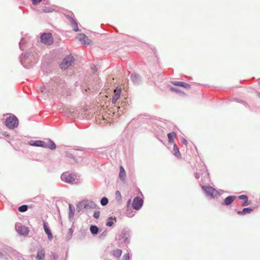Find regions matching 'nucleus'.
Here are the masks:
<instances>
[{"instance_id": "19", "label": "nucleus", "mask_w": 260, "mask_h": 260, "mask_svg": "<svg viewBox=\"0 0 260 260\" xmlns=\"http://www.w3.org/2000/svg\"><path fill=\"white\" fill-rule=\"evenodd\" d=\"M46 148H49L50 149L54 150L56 148V145L52 140H49V144H47V147Z\"/></svg>"}, {"instance_id": "28", "label": "nucleus", "mask_w": 260, "mask_h": 260, "mask_svg": "<svg viewBox=\"0 0 260 260\" xmlns=\"http://www.w3.org/2000/svg\"><path fill=\"white\" fill-rule=\"evenodd\" d=\"M252 211V210L250 208H245L243 209V212H244V214H245L246 213H250Z\"/></svg>"}, {"instance_id": "26", "label": "nucleus", "mask_w": 260, "mask_h": 260, "mask_svg": "<svg viewBox=\"0 0 260 260\" xmlns=\"http://www.w3.org/2000/svg\"><path fill=\"white\" fill-rule=\"evenodd\" d=\"M93 203L92 202H88V201H82V202H81L80 203H79V205L81 206H84L85 207V206L87 205H89V204H92Z\"/></svg>"}, {"instance_id": "37", "label": "nucleus", "mask_w": 260, "mask_h": 260, "mask_svg": "<svg viewBox=\"0 0 260 260\" xmlns=\"http://www.w3.org/2000/svg\"><path fill=\"white\" fill-rule=\"evenodd\" d=\"M123 237H124V236H126V234L125 233H123Z\"/></svg>"}, {"instance_id": "36", "label": "nucleus", "mask_w": 260, "mask_h": 260, "mask_svg": "<svg viewBox=\"0 0 260 260\" xmlns=\"http://www.w3.org/2000/svg\"><path fill=\"white\" fill-rule=\"evenodd\" d=\"M237 213L239 214V215H244V212H243V210L242 211H239L237 212Z\"/></svg>"}, {"instance_id": "31", "label": "nucleus", "mask_w": 260, "mask_h": 260, "mask_svg": "<svg viewBox=\"0 0 260 260\" xmlns=\"http://www.w3.org/2000/svg\"><path fill=\"white\" fill-rule=\"evenodd\" d=\"M181 142L182 144H183L184 145H185V146H187V141L183 137H182L181 138Z\"/></svg>"}, {"instance_id": "32", "label": "nucleus", "mask_w": 260, "mask_h": 260, "mask_svg": "<svg viewBox=\"0 0 260 260\" xmlns=\"http://www.w3.org/2000/svg\"><path fill=\"white\" fill-rule=\"evenodd\" d=\"M129 255L127 253L123 255L122 260H129Z\"/></svg>"}, {"instance_id": "34", "label": "nucleus", "mask_w": 260, "mask_h": 260, "mask_svg": "<svg viewBox=\"0 0 260 260\" xmlns=\"http://www.w3.org/2000/svg\"><path fill=\"white\" fill-rule=\"evenodd\" d=\"M116 196L117 197H119L120 199L121 198V194L120 192L119 191H116Z\"/></svg>"}, {"instance_id": "24", "label": "nucleus", "mask_w": 260, "mask_h": 260, "mask_svg": "<svg viewBox=\"0 0 260 260\" xmlns=\"http://www.w3.org/2000/svg\"><path fill=\"white\" fill-rule=\"evenodd\" d=\"M113 220L114 219L110 217L108 218V220L106 223V225L108 226H111L113 224Z\"/></svg>"}, {"instance_id": "38", "label": "nucleus", "mask_w": 260, "mask_h": 260, "mask_svg": "<svg viewBox=\"0 0 260 260\" xmlns=\"http://www.w3.org/2000/svg\"><path fill=\"white\" fill-rule=\"evenodd\" d=\"M29 56H30V54H26V57H29Z\"/></svg>"}, {"instance_id": "33", "label": "nucleus", "mask_w": 260, "mask_h": 260, "mask_svg": "<svg viewBox=\"0 0 260 260\" xmlns=\"http://www.w3.org/2000/svg\"><path fill=\"white\" fill-rule=\"evenodd\" d=\"M42 0H32V3L34 5H38L41 2Z\"/></svg>"}, {"instance_id": "8", "label": "nucleus", "mask_w": 260, "mask_h": 260, "mask_svg": "<svg viewBox=\"0 0 260 260\" xmlns=\"http://www.w3.org/2000/svg\"><path fill=\"white\" fill-rule=\"evenodd\" d=\"M66 17L68 19V21L70 22L72 27L73 28V30L75 32L79 31V29L78 27V23L76 20L73 17L70 16L69 15H66Z\"/></svg>"}, {"instance_id": "1", "label": "nucleus", "mask_w": 260, "mask_h": 260, "mask_svg": "<svg viewBox=\"0 0 260 260\" xmlns=\"http://www.w3.org/2000/svg\"><path fill=\"white\" fill-rule=\"evenodd\" d=\"M41 42L47 45H50L53 43V39L50 32L44 33L40 37Z\"/></svg>"}, {"instance_id": "29", "label": "nucleus", "mask_w": 260, "mask_h": 260, "mask_svg": "<svg viewBox=\"0 0 260 260\" xmlns=\"http://www.w3.org/2000/svg\"><path fill=\"white\" fill-rule=\"evenodd\" d=\"M100 212L99 211H96L94 212L93 216L95 218L98 219L100 217Z\"/></svg>"}, {"instance_id": "20", "label": "nucleus", "mask_w": 260, "mask_h": 260, "mask_svg": "<svg viewBox=\"0 0 260 260\" xmlns=\"http://www.w3.org/2000/svg\"><path fill=\"white\" fill-rule=\"evenodd\" d=\"M239 198L240 199H244V202L242 204L243 206H245L249 205V203H248V198L245 195H241L239 197Z\"/></svg>"}, {"instance_id": "18", "label": "nucleus", "mask_w": 260, "mask_h": 260, "mask_svg": "<svg viewBox=\"0 0 260 260\" xmlns=\"http://www.w3.org/2000/svg\"><path fill=\"white\" fill-rule=\"evenodd\" d=\"M119 178L121 180H124L126 176V173H125V170L122 166H121L120 167V173H119Z\"/></svg>"}, {"instance_id": "6", "label": "nucleus", "mask_w": 260, "mask_h": 260, "mask_svg": "<svg viewBox=\"0 0 260 260\" xmlns=\"http://www.w3.org/2000/svg\"><path fill=\"white\" fill-rule=\"evenodd\" d=\"M78 39L81 44L84 45H89L92 42V41L83 34H79Z\"/></svg>"}, {"instance_id": "4", "label": "nucleus", "mask_w": 260, "mask_h": 260, "mask_svg": "<svg viewBox=\"0 0 260 260\" xmlns=\"http://www.w3.org/2000/svg\"><path fill=\"white\" fill-rule=\"evenodd\" d=\"M5 124L10 129H13L16 124V117L15 115L10 116L6 119Z\"/></svg>"}, {"instance_id": "12", "label": "nucleus", "mask_w": 260, "mask_h": 260, "mask_svg": "<svg viewBox=\"0 0 260 260\" xmlns=\"http://www.w3.org/2000/svg\"><path fill=\"white\" fill-rule=\"evenodd\" d=\"M17 232L22 236H26L28 234V230L26 226H20L18 229Z\"/></svg>"}, {"instance_id": "41", "label": "nucleus", "mask_w": 260, "mask_h": 260, "mask_svg": "<svg viewBox=\"0 0 260 260\" xmlns=\"http://www.w3.org/2000/svg\"><path fill=\"white\" fill-rule=\"evenodd\" d=\"M17 125L18 124V120L17 119Z\"/></svg>"}, {"instance_id": "9", "label": "nucleus", "mask_w": 260, "mask_h": 260, "mask_svg": "<svg viewBox=\"0 0 260 260\" xmlns=\"http://www.w3.org/2000/svg\"><path fill=\"white\" fill-rule=\"evenodd\" d=\"M143 204V200L139 197L135 198L133 200V207L136 210H139Z\"/></svg>"}, {"instance_id": "40", "label": "nucleus", "mask_w": 260, "mask_h": 260, "mask_svg": "<svg viewBox=\"0 0 260 260\" xmlns=\"http://www.w3.org/2000/svg\"><path fill=\"white\" fill-rule=\"evenodd\" d=\"M130 202H131V200H129L128 201V204H129Z\"/></svg>"}, {"instance_id": "3", "label": "nucleus", "mask_w": 260, "mask_h": 260, "mask_svg": "<svg viewBox=\"0 0 260 260\" xmlns=\"http://www.w3.org/2000/svg\"><path fill=\"white\" fill-rule=\"evenodd\" d=\"M74 59L73 56L68 55L65 57L61 63L60 64V67L61 70H66L68 69L73 62Z\"/></svg>"}, {"instance_id": "35", "label": "nucleus", "mask_w": 260, "mask_h": 260, "mask_svg": "<svg viewBox=\"0 0 260 260\" xmlns=\"http://www.w3.org/2000/svg\"><path fill=\"white\" fill-rule=\"evenodd\" d=\"M73 233V230L71 228H70L69 230V234H70V236H71L72 235Z\"/></svg>"}, {"instance_id": "27", "label": "nucleus", "mask_w": 260, "mask_h": 260, "mask_svg": "<svg viewBox=\"0 0 260 260\" xmlns=\"http://www.w3.org/2000/svg\"><path fill=\"white\" fill-rule=\"evenodd\" d=\"M170 90L173 92H175L176 93H183L179 88L176 87H171ZM183 93H184L183 92Z\"/></svg>"}, {"instance_id": "25", "label": "nucleus", "mask_w": 260, "mask_h": 260, "mask_svg": "<svg viewBox=\"0 0 260 260\" xmlns=\"http://www.w3.org/2000/svg\"><path fill=\"white\" fill-rule=\"evenodd\" d=\"M108 200L106 197H103L101 201V205L103 206L106 205L108 204Z\"/></svg>"}, {"instance_id": "10", "label": "nucleus", "mask_w": 260, "mask_h": 260, "mask_svg": "<svg viewBox=\"0 0 260 260\" xmlns=\"http://www.w3.org/2000/svg\"><path fill=\"white\" fill-rule=\"evenodd\" d=\"M29 144L32 146L41 147H46L47 143L43 141L37 140V141H30L29 142Z\"/></svg>"}, {"instance_id": "30", "label": "nucleus", "mask_w": 260, "mask_h": 260, "mask_svg": "<svg viewBox=\"0 0 260 260\" xmlns=\"http://www.w3.org/2000/svg\"><path fill=\"white\" fill-rule=\"evenodd\" d=\"M69 208H70V213H69L70 214V217H73L74 216V211L72 209L71 205H69Z\"/></svg>"}, {"instance_id": "21", "label": "nucleus", "mask_w": 260, "mask_h": 260, "mask_svg": "<svg viewBox=\"0 0 260 260\" xmlns=\"http://www.w3.org/2000/svg\"><path fill=\"white\" fill-rule=\"evenodd\" d=\"M90 231L92 234H96L99 232V229L95 225H91L90 228Z\"/></svg>"}, {"instance_id": "13", "label": "nucleus", "mask_w": 260, "mask_h": 260, "mask_svg": "<svg viewBox=\"0 0 260 260\" xmlns=\"http://www.w3.org/2000/svg\"><path fill=\"white\" fill-rule=\"evenodd\" d=\"M45 257V250L43 249H41L38 251L36 259L37 260H44Z\"/></svg>"}, {"instance_id": "5", "label": "nucleus", "mask_w": 260, "mask_h": 260, "mask_svg": "<svg viewBox=\"0 0 260 260\" xmlns=\"http://www.w3.org/2000/svg\"><path fill=\"white\" fill-rule=\"evenodd\" d=\"M62 181L66 182L73 184L75 181L76 175L74 174L63 173L61 176Z\"/></svg>"}, {"instance_id": "23", "label": "nucleus", "mask_w": 260, "mask_h": 260, "mask_svg": "<svg viewBox=\"0 0 260 260\" xmlns=\"http://www.w3.org/2000/svg\"><path fill=\"white\" fill-rule=\"evenodd\" d=\"M27 209H28L27 206L24 205H22V206H20L18 208V210L21 212H23L27 211Z\"/></svg>"}, {"instance_id": "7", "label": "nucleus", "mask_w": 260, "mask_h": 260, "mask_svg": "<svg viewBox=\"0 0 260 260\" xmlns=\"http://www.w3.org/2000/svg\"><path fill=\"white\" fill-rule=\"evenodd\" d=\"M121 89L120 87H117L114 91V94L112 96V102L115 104L117 101L120 98Z\"/></svg>"}, {"instance_id": "2", "label": "nucleus", "mask_w": 260, "mask_h": 260, "mask_svg": "<svg viewBox=\"0 0 260 260\" xmlns=\"http://www.w3.org/2000/svg\"><path fill=\"white\" fill-rule=\"evenodd\" d=\"M202 189L206 192L207 196L213 198L216 197L219 194V192L217 190L211 186H203Z\"/></svg>"}, {"instance_id": "17", "label": "nucleus", "mask_w": 260, "mask_h": 260, "mask_svg": "<svg viewBox=\"0 0 260 260\" xmlns=\"http://www.w3.org/2000/svg\"><path fill=\"white\" fill-rule=\"evenodd\" d=\"M176 136V134L175 132H172L168 134L169 141L170 143H174V138Z\"/></svg>"}, {"instance_id": "39", "label": "nucleus", "mask_w": 260, "mask_h": 260, "mask_svg": "<svg viewBox=\"0 0 260 260\" xmlns=\"http://www.w3.org/2000/svg\"><path fill=\"white\" fill-rule=\"evenodd\" d=\"M15 229L16 230V223H15Z\"/></svg>"}, {"instance_id": "14", "label": "nucleus", "mask_w": 260, "mask_h": 260, "mask_svg": "<svg viewBox=\"0 0 260 260\" xmlns=\"http://www.w3.org/2000/svg\"><path fill=\"white\" fill-rule=\"evenodd\" d=\"M235 196H229L224 199L223 204L226 206H229L232 204V203L235 200Z\"/></svg>"}, {"instance_id": "11", "label": "nucleus", "mask_w": 260, "mask_h": 260, "mask_svg": "<svg viewBox=\"0 0 260 260\" xmlns=\"http://www.w3.org/2000/svg\"><path fill=\"white\" fill-rule=\"evenodd\" d=\"M171 83L174 85L182 87L183 88H185V89H189L190 87V86L189 84H188L185 82H179V81H172Z\"/></svg>"}, {"instance_id": "15", "label": "nucleus", "mask_w": 260, "mask_h": 260, "mask_svg": "<svg viewBox=\"0 0 260 260\" xmlns=\"http://www.w3.org/2000/svg\"><path fill=\"white\" fill-rule=\"evenodd\" d=\"M173 154L174 155L178 158H181V153L179 151V148H178L177 145L174 143L173 146Z\"/></svg>"}, {"instance_id": "16", "label": "nucleus", "mask_w": 260, "mask_h": 260, "mask_svg": "<svg viewBox=\"0 0 260 260\" xmlns=\"http://www.w3.org/2000/svg\"><path fill=\"white\" fill-rule=\"evenodd\" d=\"M43 227H44V231H45L46 234L48 236V239L50 240H51L53 238V236L52 235L51 231L47 227L46 223L45 222H44L43 224Z\"/></svg>"}, {"instance_id": "42", "label": "nucleus", "mask_w": 260, "mask_h": 260, "mask_svg": "<svg viewBox=\"0 0 260 260\" xmlns=\"http://www.w3.org/2000/svg\"><path fill=\"white\" fill-rule=\"evenodd\" d=\"M1 255V252H0V256Z\"/></svg>"}, {"instance_id": "22", "label": "nucleus", "mask_w": 260, "mask_h": 260, "mask_svg": "<svg viewBox=\"0 0 260 260\" xmlns=\"http://www.w3.org/2000/svg\"><path fill=\"white\" fill-rule=\"evenodd\" d=\"M113 254L115 257H120L122 254V250L118 249H116L113 251Z\"/></svg>"}]
</instances>
